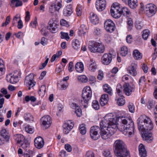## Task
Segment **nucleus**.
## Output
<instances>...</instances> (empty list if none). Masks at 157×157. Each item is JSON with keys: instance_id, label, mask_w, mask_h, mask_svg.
<instances>
[{"instance_id": "1", "label": "nucleus", "mask_w": 157, "mask_h": 157, "mask_svg": "<svg viewBox=\"0 0 157 157\" xmlns=\"http://www.w3.org/2000/svg\"><path fill=\"white\" fill-rule=\"evenodd\" d=\"M116 123L117 119H115L112 113L106 114L100 123V136L104 140L109 138L117 130Z\"/></svg>"}, {"instance_id": "2", "label": "nucleus", "mask_w": 157, "mask_h": 157, "mask_svg": "<svg viewBox=\"0 0 157 157\" xmlns=\"http://www.w3.org/2000/svg\"><path fill=\"white\" fill-rule=\"evenodd\" d=\"M137 123L139 130L142 133L143 140L151 142L153 139L151 131L154 127L151 119L145 115L141 116L137 120Z\"/></svg>"}, {"instance_id": "3", "label": "nucleus", "mask_w": 157, "mask_h": 157, "mask_svg": "<svg viewBox=\"0 0 157 157\" xmlns=\"http://www.w3.org/2000/svg\"><path fill=\"white\" fill-rule=\"evenodd\" d=\"M115 119H121L122 122L121 128L123 130V133L125 135L128 134L131 136L134 132L135 127L134 122L131 118L125 117V115L120 116Z\"/></svg>"}, {"instance_id": "4", "label": "nucleus", "mask_w": 157, "mask_h": 157, "mask_svg": "<svg viewBox=\"0 0 157 157\" xmlns=\"http://www.w3.org/2000/svg\"><path fill=\"white\" fill-rule=\"evenodd\" d=\"M114 152L115 155L120 157H130L126 146L121 140H116L114 144Z\"/></svg>"}, {"instance_id": "5", "label": "nucleus", "mask_w": 157, "mask_h": 157, "mask_svg": "<svg viewBox=\"0 0 157 157\" xmlns=\"http://www.w3.org/2000/svg\"><path fill=\"white\" fill-rule=\"evenodd\" d=\"M92 96V92L90 87L86 86L83 89L81 94L82 99L80 102L81 105L85 108L87 107L89 101Z\"/></svg>"}, {"instance_id": "6", "label": "nucleus", "mask_w": 157, "mask_h": 157, "mask_svg": "<svg viewBox=\"0 0 157 157\" xmlns=\"http://www.w3.org/2000/svg\"><path fill=\"white\" fill-rule=\"evenodd\" d=\"M105 46L101 43L95 41H90L88 46V49L94 53H103L105 51Z\"/></svg>"}, {"instance_id": "7", "label": "nucleus", "mask_w": 157, "mask_h": 157, "mask_svg": "<svg viewBox=\"0 0 157 157\" xmlns=\"http://www.w3.org/2000/svg\"><path fill=\"white\" fill-rule=\"evenodd\" d=\"M21 76V73L20 71L15 70L14 72L8 74L6 77V79L7 82L11 83H17L19 81V78Z\"/></svg>"}, {"instance_id": "8", "label": "nucleus", "mask_w": 157, "mask_h": 157, "mask_svg": "<svg viewBox=\"0 0 157 157\" xmlns=\"http://www.w3.org/2000/svg\"><path fill=\"white\" fill-rule=\"evenodd\" d=\"M59 24L54 18L51 19L48 23L47 29L50 33L54 34L59 30Z\"/></svg>"}, {"instance_id": "9", "label": "nucleus", "mask_w": 157, "mask_h": 157, "mask_svg": "<svg viewBox=\"0 0 157 157\" xmlns=\"http://www.w3.org/2000/svg\"><path fill=\"white\" fill-rule=\"evenodd\" d=\"M121 10V8L119 4L118 3H113L111 6L110 10V12L112 17L115 18L120 17Z\"/></svg>"}, {"instance_id": "10", "label": "nucleus", "mask_w": 157, "mask_h": 157, "mask_svg": "<svg viewBox=\"0 0 157 157\" xmlns=\"http://www.w3.org/2000/svg\"><path fill=\"white\" fill-rule=\"evenodd\" d=\"M157 11L156 6L153 4L150 3L146 6L145 13L147 16L151 17L154 16Z\"/></svg>"}, {"instance_id": "11", "label": "nucleus", "mask_w": 157, "mask_h": 157, "mask_svg": "<svg viewBox=\"0 0 157 157\" xmlns=\"http://www.w3.org/2000/svg\"><path fill=\"white\" fill-rule=\"evenodd\" d=\"M104 26L106 31L110 33L113 32L116 28L114 23L112 21L109 19L106 20L105 21Z\"/></svg>"}, {"instance_id": "12", "label": "nucleus", "mask_w": 157, "mask_h": 157, "mask_svg": "<svg viewBox=\"0 0 157 157\" xmlns=\"http://www.w3.org/2000/svg\"><path fill=\"white\" fill-rule=\"evenodd\" d=\"M101 128L97 126L92 127L90 130V135L91 138L94 140L98 139L100 134L98 132L100 131Z\"/></svg>"}, {"instance_id": "13", "label": "nucleus", "mask_w": 157, "mask_h": 157, "mask_svg": "<svg viewBox=\"0 0 157 157\" xmlns=\"http://www.w3.org/2000/svg\"><path fill=\"white\" fill-rule=\"evenodd\" d=\"M115 56L116 54L115 52L112 53L109 52L104 54L101 58L102 63L105 65H109L111 62L113 57H115Z\"/></svg>"}, {"instance_id": "14", "label": "nucleus", "mask_w": 157, "mask_h": 157, "mask_svg": "<svg viewBox=\"0 0 157 157\" xmlns=\"http://www.w3.org/2000/svg\"><path fill=\"white\" fill-rule=\"evenodd\" d=\"M124 92L127 96L131 95L135 90V87L134 85H130L128 83H126L123 86Z\"/></svg>"}, {"instance_id": "15", "label": "nucleus", "mask_w": 157, "mask_h": 157, "mask_svg": "<svg viewBox=\"0 0 157 157\" xmlns=\"http://www.w3.org/2000/svg\"><path fill=\"white\" fill-rule=\"evenodd\" d=\"M34 78V75L32 73L30 74L25 78V83L28 85L29 90H30L31 87L35 85L36 82L33 80Z\"/></svg>"}, {"instance_id": "16", "label": "nucleus", "mask_w": 157, "mask_h": 157, "mask_svg": "<svg viewBox=\"0 0 157 157\" xmlns=\"http://www.w3.org/2000/svg\"><path fill=\"white\" fill-rule=\"evenodd\" d=\"M74 126V122L71 120H68L64 124L63 127V133L67 134L73 128Z\"/></svg>"}, {"instance_id": "17", "label": "nucleus", "mask_w": 157, "mask_h": 157, "mask_svg": "<svg viewBox=\"0 0 157 157\" xmlns=\"http://www.w3.org/2000/svg\"><path fill=\"white\" fill-rule=\"evenodd\" d=\"M44 140L41 136L36 138L34 140V144L35 147L38 149L42 148L44 145Z\"/></svg>"}, {"instance_id": "18", "label": "nucleus", "mask_w": 157, "mask_h": 157, "mask_svg": "<svg viewBox=\"0 0 157 157\" xmlns=\"http://www.w3.org/2000/svg\"><path fill=\"white\" fill-rule=\"evenodd\" d=\"M106 5L105 0H97L96 2V7L98 11H101L104 10Z\"/></svg>"}, {"instance_id": "19", "label": "nucleus", "mask_w": 157, "mask_h": 157, "mask_svg": "<svg viewBox=\"0 0 157 157\" xmlns=\"http://www.w3.org/2000/svg\"><path fill=\"white\" fill-rule=\"evenodd\" d=\"M40 122L43 125L47 128L49 127L51 124V118L48 115L42 117L40 119Z\"/></svg>"}, {"instance_id": "20", "label": "nucleus", "mask_w": 157, "mask_h": 157, "mask_svg": "<svg viewBox=\"0 0 157 157\" xmlns=\"http://www.w3.org/2000/svg\"><path fill=\"white\" fill-rule=\"evenodd\" d=\"M125 4L127 5L132 9H136L138 6L137 0H122Z\"/></svg>"}, {"instance_id": "21", "label": "nucleus", "mask_w": 157, "mask_h": 157, "mask_svg": "<svg viewBox=\"0 0 157 157\" xmlns=\"http://www.w3.org/2000/svg\"><path fill=\"white\" fill-rule=\"evenodd\" d=\"M137 65L135 63H132L131 65L128 67L127 71L130 75L135 76L137 74Z\"/></svg>"}, {"instance_id": "22", "label": "nucleus", "mask_w": 157, "mask_h": 157, "mask_svg": "<svg viewBox=\"0 0 157 157\" xmlns=\"http://www.w3.org/2000/svg\"><path fill=\"white\" fill-rule=\"evenodd\" d=\"M90 15V19L91 23L95 25L98 24L99 22V19L96 14L94 12H91Z\"/></svg>"}, {"instance_id": "23", "label": "nucleus", "mask_w": 157, "mask_h": 157, "mask_svg": "<svg viewBox=\"0 0 157 157\" xmlns=\"http://www.w3.org/2000/svg\"><path fill=\"white\" fill-rule=\"evenodd\" d=\"M15 142L18 144H21L25 140L24 136L21 134H17L14 136Z\"/></svg>"}, {"instance_id": "24", "label": "nucleus", "mask_w": 157, "mask_h": 157, "mask_svg": "<svg viewBox=\"0 0 157 157\" xmlns=\"http://www.w3.org/2000/svg\"><path fill=\"white\" fill-rule=\"evenodd\" d=\"M87 67L90 71H94L97 68V65L95 62L91 59L88 62Z\"/></svg>"}, {"instance_id": "25", "label": "nucleus", "mask_w": 157, "mask_h": 157, "mask_svg": "<svg viewBox=\"0 0 157 157\" xmlns=\"http://www.w3.org/2000/svg\"><path fill=\"white\" fill-rule=\"evenodd\" d=\"M108 101V95L106 94H103L101 96L100 98V104L102 106H104L107 103Z\"/></svg>"}, {"instance_id": "26", "label": "nucleus", "mask_w": 157, "mask_h": 157, "mask_svg": "<svg viewBox=\"0 0 157 157\" xmlns=\"http://www.w3.org/2000/svg\"><path fill=\"white\" fill-rule=\"evenodd\" d=\"M1 136L7 142L9 141L10 136L6 129L2 128L0 132Z\"/></svg>"}, {"instance_id": "27", "label": "nucleus", "mask_w": 157, "mask_h": 157, "mask_svg": "<svg viewBox=\"0 0 157 157\" xmlns=\"http://www.w3.org/2000/svg\"><path fill=\"white\" fill-rule=\"evenodd\" d=\"M139 155L141 157H146L147 155V152L144 146L141 144L139 146Z\"/></svg>"}, {"instance_id": "28", "label": "nucleus", "mask_w": 157, "mask_h": 157, "mask_svg": "<svg viewBox=\"0 0 157 157\" xmlns=\"http://www.w3.org/2000/svg\"><path fill=\"white\" fill-rule=\"evenodd\" d=\"M75 68L76 71L79 73L82 72L84 70L83 64L81 62H77L75 65Z\"/></svg>"}, {"instance_id": "29", "label": "nucleus", "mask_w": 157, "mask_h": 157, "mask_svg": "<svg viewBox=\"0 0 157 157\" xmlns=\"http://www.w3.org/2000/svg\"><path fill=\"white\" fill-rule=\"evenodd\" d=\"M72 8L71 5H68L66 8L64 9L63 11V15L65 16H68L72 13Z\"/></svg>"}, {"instance_id": "30", "label": "nucleus", "mask_w": 157, "mask_h": 157, "mask_svg": "<svg viewBox=\"0 0 157 157\" xmlns=\"http://www.w3.org/2000/svg\"><path fill=\"white\" fill-rule=\"evenodd\" d=\"M132 55L134 59L136 60H140L142 57V54L137 49L133 51Z\"/></svg>"}, {"instance_id": "31", "label": "nucleus", "mask_w": 157, "mask_h": 157, "mask_svg": "<svg viewBox=\"0 0 157 157\" xmlns=\"http://www.w3.org/2000/svg\"><path fill=\"white\" fill-rule=\"evenodd\" d=\"M63 3L62 0H56L54 5L55 10L59 11L62 6Z\"/></svg>"}, {"instance_id": "32", "label": "nucleus", "mask_w": 157, "mask_h": 157, "mask_svg": "<svg viewBox=\"0 0 157 157\" xmlns=\"http://www.w3.org/2000/svg\"><path fill=\"white\" fill-rule=\"evenodd\" d=\"M103 91L111 96L112 95V90L111 87L108 84H105L103 86Z\"/></svg>"}, {"instance_id": "33", "label": "nucleus", "mask_w": 157, "mask_h": 157, "mask_svg": "<svg viewBox=\"0 0 157 157\" xmlns=\"http://www.w3.org/2000/svg\"><path fill=\"white\" fill-rule=\"evenodd\" d=\"M23 3L20 0H12L11 1L10 6L12 7H18L22 5Z\"/></svg>"}, {"instance_id": "34", "label": "nucleus", "mask_w": 157, "mask_h": 157, "mask_svg": "<svg viewBox=\"0 0 157 157\" xmlns=\"http://www.w3.org/2000/svg\"><path fill=\"white\" fill-rule=\"evenodd\" d=\"M72 45L74 49L78 50L80 48V44L78 40L75 39L72 41Z\"/></svg>"}, {"instance_id": "35", "label": "nucleus", "mask_w": 157, "mask_h": 157, "mask_svg": "<svg viewBox=\"0 0 157 157\" xmlns=\"http://www.w3.org/2000/svg\"><path fill=\"white\" fill-rule=\"evenodd\" d=\"M25 120L28 122H31L33 121V117L30 113H25L24 116Z\"/></svg>"}, {"instance_id": "36", "label": "nucleus", "mask_w": 157, "mask_h": 157, "mask_svg": "<svg viewBox=\"0 0 157 157\" xmlns=\"http://www.w3.org/2000/svg\"><path fill=\"white\" fill-rule=\"evenodd\" d=\"M46 91V87L45 85H42L40 89L38 92V94L39 96L41 97H44Z\"/></svg>"}, {"instance_id": "37", "label": "nucleus", "mask_w": 157, "mask_h": 157, "mask_svg": "<svg viewBox=\"0 0 157 157\" xmlns=\"http://www.w3.org/2000/svg\"><path fill=\"white\" fill-rule=\"evenodd\" d=\"M74 105L75 109V113L78 117H80L82 115V111L81 109L76 104H75Z\"/></svg>"}, {"instance_id": "38", "label": "nucleus", "mask_w": 157, "mask_h": 157, "mask_svg": "<svg viewBox=\"0 0 157 157\" xmlns=\"http://www.w3.org/2000/svg\"><path fill=\"white\" fill-rule=\"evenodd\" d=\"M5 66L3 61L0 59V76H2L5 74Z\"/></svg>"}, {"instance_id": "39", "label": "nucleus", "mask_w": 157, "mask_h": 157, "mask_svg": "<svg viewBox=\"0 0 157 157\" xmlns=\"http://www.w3.org/2000/svg\"><path fill=\"white\" fill-rule=\"evenodd\" d=\"M128 48L125 46H123L121 48L120 53L122 56H125L128 54Z\"/></svg>"}, {"instance_id": "40", "label": "nucleus", "mask_w": 157, "mask_h": 157, "mask_svg": "<svg viewBox=\"0 0 157 157\" xmlns=\"http://www.w3.org/2000/svg\"><path fill=\"white\" fill-rule=\"evenodd\" d=\"M25 130L27 133L32 134L34 132V128L32 126L27 125L25 127Z\"/></svg>"}, {"instance_id": "41", "label": "nucleus", "mask_w": 157, "mask_h": 157, "mask_svg": "<svg viewBox=\"0 0 157 157\" xmlns=\"http://www.w3.org/2000/svg\"><path fill=\"white\" fill-rule=\"evenodd\" d=\"M127 29L129 31L132 30L133 26V21L131 18H128L127 19Z\"/></svg>"}, {"instance_id": "42", "label": "nucleus", "mask_w": 157, "mask_h": 157, "mask_svg": "<svg viewBox=\"0 0 157 157\" xmlns=\"http://www.w3.org/2000/svg\"><path fill=\"white\" fill-rule=\"evenodd\" d=\"M150 34V32L148 29L144 30L143 31L142 37L145 40L147 39L148 37Z\"/></svg>"}, {"instance_id": "43", "label": "nucleus", "mask_w": 157, "mask_h": 157, "mask_svg": "<svg viewBox=\"0 0 157 157\" xmlns=\"http://www.w3.org/2000/svg\"><path fill=\"white\" fill-rule=\"evenodd\" d=\"M121 96L117 100V103L118 105L120 106L123 105L125 103V100L123 96Z\"/></svg>"}, {"instance_id": "44", "label": "nucleus", "mask_w": 157, "mask_h": 157, "mask_svg": "<svg viewBox=\"0 0 157 157\" xmlns=\"http://www.w3.org/2000/svg\"><path fill=\"white\" fill-rule=\"evenodd\" d=\"M121 15L123 14L124 15H129L130 13V11L128 8L124 7L121 8Z\"/></svg>"}, {"instance_id": "45", "label": "nucleus", "mask_w": 157, "mask_h": 157, "mask_svg": "<svg viewBox=\"0 0 157 157\" xmlns=\"http://www.w3.org/2000/svg\"><path fill=\"white\" fill-rule=\"evenodd\" d=\"M79 132L82 135L85 134L86 132V129L85 127V125L82 124L79 127Z\"/></svg>"}, {"instance_id": "46", "label": "nucleus", "mask_w": 157, "mask_h": 157, "mask_svg": "<svg viewBox=\"0 0 157 157\" xmlns=\"http://www.w3.org/2000/svg\"><path fill=\"white\" fill-rule=\"evenodd\" d=\"M92 106L93 108L95 110H98L99 109L100 105L98 101L93 100L92 101Z\"/></svg>"}, {"instance_id": "47", "label": "nucleus", "mask_w": 157, "mask_h": 157, "mask_svg": "<svg viewBox=\"0 0 157 157\" xmlns=\"http://www.w3.org/2000/svg\"><path fill=\"white\" fill-rule=\"evenodd\" d=\"M60 34H61L60 38L61 39H65L67 41L69 40L70 37L67 33L61 32L60 33Z\"/></svg>"}, {"instance_id": "48", "label": "nucleus", "mask_w": 157, "mask_h": 157, "mask_svg": "<svg viewBox=\"0 0 157 157\" xmlns=\"http://www.w3.org/2000/svg\"><path fill=\"white\" fill-rule=\"evenodd\" d=\"M78 79L79 81L82 82L86 83L88 81V78L85 75H82L78 76Z\"/></svg>"}, {"instance_id": "49", "label": "nucleus", "mask_w": 157, "mask_h": 157, "mask_svg": "<svg viewBox=\"0 0 157 157\" xmlns=\"http://www.w3.org/2000/svg\"><path fill=\"white\" fill-rule=\"evenodd\" d=\"M79 30L81 34H85L87 32V27L84 25H81Z\"/></svg>"}, {"instance_id": "50", "label": "nucleus", "mask_w": 157, "mask_h": 157, "mask_svg": "<svg viewBox=\"0 0 157 157\" xmlns=\"http://www.w3.org/2000/svg\"><path fill=\"white\" fill-rule=\"evenodd\" d=\"M129 111L131 113H134L135 112V106L133 103L129 102L128 105Z\"/></svg>"}, {"instance_id": "51", "label": "nucleus", "mask_w": 157, "mask_h": 157, "mask_svg": "<svg viewBox=\"0 0 157 157\" xmlns=\"http://www.w3.org/2000/svg\"><path fill=\"white\" fill-rule=\"evenodd\" d=\"M122 87L120 84H118L116 87V90L118 95L121 96L122 95Z\"/></svg>"}, {"instance_id": "52", "label": "nucleus", "mask_w": 157, "mask_h": 157, "mask_svg": "<svg viewBox=\"0 0 157 157\" xmlns=\"http://www.w3.org/2000/svg\"><path fill=\"white\" fill-rule=\"evenodd\" d=\"M21 147L24 149L27 150L29 146V143L26 140H25L21 144Z\"/></svg>"}, {"instance_id": "53", "label": "nucleus", "mask_w": 157, "mask_h": 157, "mask_svg": "<svg viewBox=\"0 0 157 157\" xmlns=\"http://www.w3.org/2000/svg\"><path fill=\"white\" fill-rule=\"evenodd\" d=\"M82 7L79 5H78L76 8V14L78 16H80L82 14Z\"/></svg>"}, {"instance_id": "54", "label": "nucleus", "mask_w": 157, "mask_h": 157, "mask_svg": "<svg viewBox=\"0 0 157 157\" xmlns=\"http://www.w3.org/2000/svg\"><path fill=\"white\" fill-rule=\"evenodd\" d=\"M46 60L42 64L41 66H40L39 67V69L41 70L44 68L48 64V61H49V59L48 58V56H46L45 57Z\"/></svg>"}, {"instance_id": "55", "label": "nucleus", "mask_w": 157, "mask_h": 157, "mask_svg": "<svg viewBox=\"0 0 157 157\" xmlns=\"http://www.w3.org/2000/svg\"><path fill=\"white\" fill-rule=\"evenodd\" d=\"M146 105L147 108L149 109H151L155 106L153 101H148Z\"/></svg>"}, {"instance_id": "56", "label": "nucleus", "mask_w": 157, "mask_h": 157, "mask_svg": "<svg viewBox=\"0 0 157 157\" xmlns=\"http://www.w3.org/2000/svg\"><path fill=\"white\" fill-rule=\"evenodd\" d=\"M96 82V78L94 76H90L89 78V82L92 86H94Z\"/></svg>"}, {"instance_id": "57", "label": "nucleus", "mask_w": 157, "mask_h": 157, "mask_svg": "<svg viewBox=\"0 0 157 157\" xmlns=\"http://www.w3.org/2000/svg\"><path fill=\"white\" fill-rule=\"evenodd\" d=\"M41 34L44 36H47L48 35V32L46 30V27H44L40 30Z\"/></svg>"}, {"instance_id": "58", "label": "nucleus", "mask_w": 157, "mask_h": 157, "mask_svg": "<svg viewBox=\"0 0 157 157\" xmlns=\"http://www.w3.org/2000/svg\"><path fill=\"white\" fill-rule=\"evenodd\" d=\"M37 18L36 17H35L34 21H31L30 23V25L33 28H36V27L37 24Z\"/></svg>"}, {"instance_id": "59", "label": "nucleus", "mask_w": 157, "mask_h": 157, "mask_svg": "<svg viewBox=\"0 0 157 157\" xmlns=\"http://www.w3.org/2000/svg\"><path fill=\"white\" fill-rule=\"evenodd\" d=\"M101 30L100 29L97 28H94V35L97 36H99L101 35Z\"/></svg>"}, {"instance_id": "60", "label": "nucleus", "mask_w": 157, "mask_h": 157, "mask_svg": "<svg viewBox=\"0 0 157 157\" xmlns=\"http://www.w3.org/2000/svg\"><path fill=\"white\" fill-rule=\"evenodd\" d=\"M103 154L105 157H111V155L109 151L105 150L103 151Z\"/></svg>"}, {"instance_id": "61", "label": "nucleus", "mask_w": 157, "mask_h": 157, "mask_svg": "<svg viewBox=\"0 0 157 157\" xmlns=\"http://www.w3.org/2000/svg\"><path fill=\"white\" fill-rule=\"evenodd\" d=\"M143 25L140 22H137L135 24L136 28L138 30H140L142 28Z\"/></svg>"}, {"instance_id": "62", "label": "nucleus", "mask_w": 157, "mask_h": 157, "mask_svg": "<svg viewBox=\"0 0 157 157\" xmlns=\"http://www.w3.org/2000/svg\"><path fill=\"white\" fill-rule=\"evenodd\" d=\"M26 15L25 17V21L26 22H28L30 18V13L29 11H27L26 12Z\"/></svg>"}, {"instance_id": "63", "label": "nucleus", "mask_w": 157, "mask_h": 157, "mask_svg": "<svg viewBox=\"0 0 157 157\" xmlns=\"http://www.w3.org/2000/svg\"><path fill=\"white\" fill-rule=\"evenodd\" d=\"M74 66L73 65V62H70L68 66V70L69 72H72L74 69Z\"/></svg>"}, {"instance_id": "64", "label": "nucleus", "mask_w": 157, "mask_h": 157, "mask_svg": "<svg viewBox=\"0 0 157 157\" xmlns=\"http://www.w3.org/2000/svg\"><path fill=\"white\" fill-rule=\"evenodd\" d=\"M86 157H94V155L92 151H88L86 153Z\"/></svg>"}]
</instances>
